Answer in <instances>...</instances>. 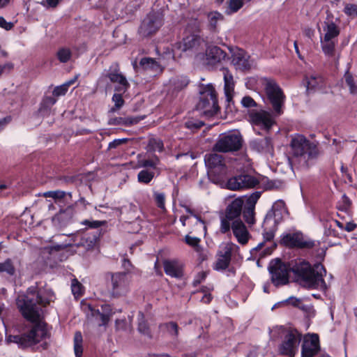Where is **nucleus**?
I'll use <instances>...</instances> for the list:
<instances>
[{
	"label": "nucleus",
	"mask_w": 357,
	"mask_h": 357,
	"mask_svg": "<svg viewBox=\"0 0 357 357\" xmlns=\"http://www.w3.org/2000/svg\"><path fill=\"white\" fill-rule=\"evenodd\" d=\"M199 100L197 110L206 117L215 115L218 111L216 92L211 84H200L199 86Z\"/></svg>",
	"instance_id": "3"
},
{
	"label": "nucleus",
	"mask_w": 357,
	"mask_h": 357,
	"mask_svg": "<svg viewBox=\"0 0 357 357\" xmlns=\"http://www.w3.org/2000/svg\"><path fill=\"white\" fill-rule=\"evenodd\" d=\"M112 101L114 103V107L110 109L112 112L119 109L124 105V100L122 96L119 93H114L113 95Z\"/></svg>",
	"instance_id": "48"
},
{
	"label": "nucleus",
	"mask_w": 357,
	"mask_h": 357,
	"mask_svg": "<svg viewBox=\"0 0 357 357\" xmlns=\"http://www.w3.org/2000/svg\"><path fill=\"white\" fill-rule=\"evenodd\" d=\"M258 183L259 181L255 176L248 174H241L229 178L227 183V188L231 190H236L253 188Z\"/></svg>",
	"instance_id": "13"
},
{
	"label": "nucleus",
	"mask_w": 357,
	"mask_h": 357,
	"mask_svg": "<svg viewBox=\"0 0 357 357\" xmlns=\"http://www.w3.org/2000/svg\"><path fill=\"white\" fill-rule=\"evenodd\" d=\"M62 0H44L43 4L47 8H54Z\"/></svg>",
	"instance_id": "59"
},
{
	"label": "nucleus",
	"mask_w": 357,
	"mask_h": 357,
	"mask_svg": "<svg viewBox=\"0 0 357 357\" xmlns=\"http://www.w3.org/2000/svg\"><path fill=\"white\" fill-rule=\"evenodd\" d=\"M250 146L258 152H271L273 149L271 140L268 137L254 139L250 142Z\"/></svg>",
	"instance_id": "26"
},
{
	"label": "nucleus",
	"mask_w": 357,
	"mask_h": 357,
	"mask_svg": "<svg viewBox=\"0 0 357 357\" xmlns=\"http://www.w3.org/2000/svg\"><path fill=\"white\" fill-rule=\"evenodd\" d=\"M197 298L200 299L204 303H208L211 302L212 297L210 294L206 292L197 293Z\"/></svg>",
	"instance_id": "57"
},
{
	"label": "nucleus",
	"mask_w": 357,
	"mask_h": 357,
	"mask_svg": "<svg viewBox=\"0 0 357 357\" xmlns=\"http://www.w3.org/2000/svg\"><path fill=\"white\" fill-rule=\"evenodd\" d=\"M243 137L238 131H229L219 135L213 150L219 153H231L239 151L243 145Z\"/></svg>",
	"instance_id": "5"
},
{
	"label": "nucleus",
	"mask_w": 357,
	"mask_h": 357,
	"mask_svg": "<svg viewBox=\"0 0 357 357\" xmlns=\"http://www.w3.org/2000/svg\"><path fill=\"white\" fill-rule=\"evenodd\" d=\"M66 86H67V84H63L54 88V89L53 91V95L55 96H60L65 95L68 89L66 87Z\"/></svg>",
	"instance_id": "55"
},
{
	"label": "nucleus",
	"mask_w": 357,
	"mask_h": 357,
	"mask_svg": "<svg viewBox=\"0 0 357 357\" xmlns=\"http://www.w3.org/2000/svg\"><path fill=\"white\" fill-rule=\"evenodd\" d=\"M25 336L27 341L24 344H28V347L39 343L48 337L46 325L43 322L33 325L31 329L25 333Z\"/></svg>",
	"instance_id": "14"
},
{
	"label": "nucleus",
	"mask_w": 357,
	"mask_h": 357,
	"mask_svg": "<svg viewBox=\"0 0 357 357\" xmlns=\"http://www.w3.org/2000/svg\"><path fill=\"white\" fill-rule=\"evenodd\" d=\"M72 56V52L69 48L61 47L56 52V57L61 63H67Z\"/></svg>",
	"instance_id": "42"
},
{
	"label": "nucleus",
	"mask_w": 357,
	"mask_h": 357,
	"mask_svg": "<svg viewBox=\"0 0 357 357\" xmlns=\"http://www.w3.org/2000/svg\"><path fill=\"white\" fill-rule=\"evenodd\" d=\"M356 227V225L353 222H348L346 225L345 229L347 231H354Z\"/></svg>",
	"instance_id": "64"
},
{
	"label": "nucleus",
	"mask_w": 357,
	"mask_h": 357,
	"mask_svg": "<svg viewBox=\"0 0 357 357\" xmlns=\"http://www.w3.org/2000/svg\"><path fill=\"white\" fill-rule=\"evenodd\" d=\"M344 83L347 87L349 88V90L351 93L356 94L357 93V84L354 81L353 76L349 73L348 72L345 73L344 76Z\"/></svg>",
	"instance_id": "44"
},
{
	"label": "nucleus",
	"mask_w": 357,
	"mask_h": 357,
	"mask_svg": "<svg viewBox=\"0 0 357 357\" xmlns=\"http://www.w3.org/2000/svg\"><path fill=\"white\" fill-rule=\"evenodd\" d=\"M241 103L245 107H254L257 106L255 101L250 96L243 97L241 100Z\"/></svg>",
	"instance_id": "54"
},
{
	"label": "nucleus",
	"mask_w": 357,
	"mask_h": 357,
	"mask_svg": "<svg viewBox=\"0 0 357 357\" xmlns=\"http://www.w3.org/2000/svg\"><path fill=\"white\" fill-rule=\"evenodd\" d=\"M265 90L275 113L278 115L281 114L282 112V106L284 99V96L281 89L274 81L268 80L266 83Z\"/></svg>",
	"instance_id": "12"
},
{
	"label": "nucleus",
	"mask_w": 357,
	"mask_h": 357,
	"mask_svg": "<svg viewBox=\"0 0 357 357\" xmlns=\"http://www.w3.org/2000/svg\"><path fill=\"white\" fill-rule=\"evenodd\" d=\"M50 301V299L43 298L41 293L30 288L27 295H20L17 297L16 303L23 317L33 322L38 321L43 314L42 308L37 304L45 305Z\"/></svg>",
	"instance_id": "2"
},
{
	"label": "nucleus",
	"mask_w": 357,
	"mask_h": 357,
	"mask_svg": "<svg viewBox=\"0 0 357 357\" xmlns=\"http://www.w3.org/2000/svg\"><path fill=\"white\" fill-rule=\"evenodd\" d=\"M6 272L10 275H13L15 268L10 259H6L3 262H0V273Z\"/></svg>",
	"instance_id": "47"
},
{
	"label": "nucleus",
	"mask_w": 357,
	"mask_h": 357,
	"mask_svg": "<svg viewBox=\"0 0 357 357\" xmlns=\"http://www.w3.org/2000/svg\"><path fill=\"white\" fill-rule=\"evenodd\" d=\"M290 271L294 274L296 282L305 288L320 290L327 289L323 278L326 273L324 266L321 264H316L312 266L305 261L296 262L292 267L282 263L280 259L271 261L269 271L273 283L275 286L288 283Z\"/></svg>",
	"instance_id": "1"
},
{
	"label": "nucleus",
	"mask_w": 357,
	"mask_h": 357,
	"mask_svg": "<svg viewBox=\"0 0 357 357\" xmlns=\"http://www.w3.org/2000/svg\"><path fill=\"white\" fill-rule=\"evenodd\" d=\"M238 246L233 243L227 242L220 245L218 253L221 255L229 258L231 261V257L238 250Z\"/></svg>",
	"instance_id": "30"
},
{
	"label": "nucleus",
	"mask_w": 357,
	"mask_h": 357,
	"mask_svg": "<svg viewBox=\"0 0 357 357\" xmlns=\"http://www.w3.org/2000/svg\"><path fill=\"white\" fill-rule=\"evenodd\" d=\"M205 162L209 178L215 183L222 182L227 173L223 157L215 153H210L206 155Z\"/></svg>",
	"instance_id": "6"
},
{
	"label": "nucleus",
	"mask_w": 357,
	"mask_h": 357,
	"mask_svg": "<svg viewBox=\"0 0 357 357\" xmlns=\"http://www.w3.org/2000/svg\"><path fill=\"white\" fill-rule=\"evenodd\" d=\"M137 320H138V331H139V332L143 335H150L149 328L145 321L144 315L143 313H142V312L138 313Z\"/></svg>",
	"instance_id": "43"
},
{
	"label": "nucleus",
	"mask_w": 357,
	"mask_h": 357,
	"mask_svg": "<svg viewBox=\"0 0 357 357\" xmlns=\"http://www.w3.org/2000/svg\"><path fill=\"white\" fill-rule=\"evenodd\" d=\"M233 234L238 242L242 245L248 243L250 238L249 232L241 220H234L231 223V227Z\"/></svg>",
	"instance_id": "21"
},
{
	"label": "nucleus",
	"mask_w": 357,
	"mask_h": 357,
	"mask_svg": "<svg viewBox=\"0 0 357 357\" xmlns=\"http://www.w3.org/2000/svg\"><path fill=\"white\" fill-rule=\"evenodd\" d=\"M144 70H153L154 72L161 71L160 65L151 58H143L139 62Z\"/></svg>",
	"instance_id": "34"
},
{
	"label": "nucleus",
	"mask_w": 357,
	"mask_h": 357,
	"mask_svg": "<svg viewBox=\"0 0 357 357\" xmlns=\"http://www.w3.org/2000/svg\"><path fill=\"white\" fill-rule=\"evenodd\" d=\"M204 44V40H202L199 37L195 35H191L183 38V50L187 51L191 49H195L197 50L199 46H202Z\"/></svg>",
	"instance_id": "28"
},
{
	"label": "nucleus",
	"mask_w": 357,
	"mask_h": 357,
	"mask_svg": "<svg viewBox=\"0 0 357 357\" xmlns=\"http://www.w3.org/2000/svg\"><path fill=\"white\" fill-rule=\"evenodd\" d=\"M260 197L259 192L252 194L247 199L248 206L243 211V218L249 225L255 223V206Z\"/></svg>",
	"instance_id": "22"
},
{
	"label": "nucleus",
	"mask_w": 357,
	"mask_h": 357,
	"mask_svg": "<svg viewBox=\"0 0 357 357\" xmlns=\"http://www.w3.org/2000/svg\"><path fill=\"white\" fill-rule=\"evenodd\" d=\"M158 161L159 160L157 157L152 159L144 160L140 162V166L144 167H150L155 168L157 166Z\"/></svg>",
	"instance_id": "53"
},
{
	"label": "nucleus",
	"mask_w": 357,
	"mask_h": 357,
	"mask_svg": "<svg viewBox=\"0 0 357 357\" xmlns=\"http://www.w3.org/2000/svg\"><path fill=\"white\" fill-rule=\"evenodd\" d=\"M190 81L187 77H181L180 79V89L188 85Z\"/></svg>",
	"instance_id": "63"
},
{
	"label": "nucleus",
	"mask_w": 357,
	"mask_h": 357,
	"mask_svg": "<svg viewBox=\"0 0 357 357\" xmlns=\"http://www.w3.org/2000/svg\"><path fill=\"white\" fill-rule=\"evenodd\" d=\"M155 199L158 206L162 209L165 208V195L162 193H155Z\"/></svg>",
	"instance_id": "56"
},
{
	"label": "nucleus",
	"mask_w": 357,
	"mask_h": 357,
	"mask_svg": "<svg viewBox=\"0 0 357 357\" xmlns=\"http://www.w3.org/2000/svg\"><path fill=\"white\" fill-rule=\"evenodd\" d=\"M208 18L211 22H215L222 20V15L218 12H211L208 13Z\"/></svg>",
	"instance_id": "58"
},
{
	"label": "nucleus",
	"mask_w": 357,
	"mask_h": 357,
	"mask_svg": "<svg viewBox=\"0 0 357 357\" xmlns=\"http://www.w3.org/2000/svg\"><path fill=\"white\" fill-rule=\"evenodd\" d=\"M26 341H27V340L26 339L25 334L22 335H9L6 337V342L8 344L14 343L22 348L28 347V344H24Z\"/></svg>",
	"instance_id": "38"
},
{
	"label": "nucleus",
	"mask_w": 357,
	"mask_h": 357,
	"mask_svg": "<svg viewBox=\"0 0 357 357\" xmlns=\"http://www.w3.org/2000/svg\"><path fill=\"white\" fill-rule=\"evenodd\" d=\"M154 173L146 169L142 170L137 175L139 183H149L153 178Z\"/></svg>",
	"instance_id": "45"
},
{
	"label": "nucleus",
	"mask_w": 357,
	"mask_h": 357,
	"mask_svg": "<svg viewBox=\"0 0 357 357\" xmlns=\"http://www.w3.org/2000/svg\"><path fill=\"white\" fill-rule=\"evenodd\" d=\"M144 118L142 116H127L119 117L109 120V123L112 125H122V126H132L138 123Z\"/></svg>",
	"instance_id": "29"
},
{
	"label": "nucleus",
	"mask_w": 357,
	"mask_h": 357,
	"mask_svg": "<svg viewBox=\"0 0 357 357\" xmlns=\"http://www.w3.org/2000/svg\"><path fill=\"white\" fill-rule=\"evenodd\" d=\"M243 199L236 198L229 204L225 211V215L221 219L220 231L226 233L230 230L231 223L234 220H241L239 217L242 212Z\"/></svg>",
	"instance_id": "7"
},
{
	"label": "nucleus",
	"mask_w": 357,
	"mask_h": 357,
	"mask_svg": "<svg viewBox=\"0 0 357 357\" xmlns=\"http://www.w3.org/2000/svg\"><path fill=\"white\" fill-rule=\"evenodd\" d=\"M222 73H223V77H224V82H225V93L227 98V99H229L231 96V94L234 91V82L233 79L232 75L230 73L229 70L227 68H222Z\"/></svg>",
	"instance_id": "27"
},
{
	"label": "nucleus",
	"mask_w": 357,
	"mask_h": 357,
	"mask_svg": "<svg viewBox=\"0 0 357 357\" xmlns=\"http://www.w3.org/2000/svg\"><path fill=\"white\" fill-rule=\"evenodd\" d=\"M288 215V211L285 203L281 200H277L272 206L271 210L266 213L264 222L268 229L278 228V225Z\"/></svg>",
	"instance_id": "8"
},
{
	"label": "nucleus",
	"mask_w": 357,
	"mask_h": 357,
	"mask_svg": "<svg viewBox=\"0 0 357 357\" xmlns=\"http://www.w3.org/2000/svg\"><path fill=\"white\" fill-rule=\"evenodd\" d=\"M160 331L171 337H175L178 333V326L176 322L170 321L160 326Z\"/></svg>",
	"instance_id": "35"
},
{
	"label": "nucleus",
	"mask_w": 357,
	"mask_h": 357,
	"mask_svg": "<svg viewBox=\"0 0 357 357\" xmlns=\"http://www.w3.org/2000/svg\"><path fill=\"white\" fill-rule=\"evenodd\" d=\"M43 195L45 197H51L55 200H59L65 197L66 192L62 190L47 191Z\"/></svg>",
	"instance_id": "49"
},
{
	"label": "nucleus",
	"mask_w": 357,
	"mask_h": 357,
	"mask_svg": "<svg viewBox=\"0 0 357 357\" xmlns=\"http://www.w3.org/2000/svg\"><path fill=\"white\" fill-rule=\"evenodd\" d=\"M230 264L229 258H227L220 253H218V258L214 264V269L216 271L225 270Z\"/></svg>",
	"instance_id": "41"
},
{
	"label": "nucleus",
	"mask_w": 357,
	"mask_h": 357,
	"mask_svg": "<svg viewBox=\"0 0 357 357\" xmlns=\"http://www.w3.org/2000/svg\"><path fill=\"white\" fill-rule=\"evenodd\" d=\"M285 303H287L294 307H298L300 303H301V301L299 298L291 296L287 299L285 301Z\"/></svg>",
	"instance_id": "61"
},
{
	"label": "nucleus",
	"mask_w": 357,
	"mask_h": 357,
	"mask_svg": "<svg viewBox=\"0 0 357 357\" xmlns=\"http://www.w3.org/2000/svg\"><path fill=\"white\" fill-rule=\"evenodd\" d=\"M250 118L254 124L260 126L266 130L270 129L275 123L272 114L264 110L250 113Z\"/></svg>",
	"instance_id": "17"
},
{
	"label": "nucleus",
	"mask_w": 357,
	"mask_h": 357,
	"mask_svg": "<svg viewBox=\"0 0 357 357\" xmlns=\"http://www.w3.org/2000/svg\"><path fill=\"white\" fill-rule=\"evenodd\" d=\"M205 63L208 66H213L225 59L226 53L219 47H208L206 51Z\"/></svg>",
	"instance_id": "20"
},
{
	"label": "nucleus",
	"mask_w": 357,
	"mask_h": 357,
	"mask_svg": "<svg viewBox=\"0 0 357 357\" xmlns=\"http://www.w3.org/2000/svg\"><path fill=\"white\" fill-rule=\"evenodd\" d=\"M249 56L241 49H236L232 53L231 63L236 70H245L250 68Z\"/></svg>",
	"instance_id": "19"
},
{
	"label": "nucleus",
	"mask_w": 357,
	"mask_h": 357,
	"mask_svg": "<svg viewBox=\"0 0 357 357\" xmlns=\"http://www.w3.org/2000/svg\"><path fill=\"white\" fill-rule=\"evenodd\" d=\"M167 11L165 6H160L159 3H155L151 11L147 15L148 22H161L164 20V16Z\"/></svg>",
	"instance_id": "25"
},
{
	"label": "nucleus",
	"mask_w": 357,
	"mask_h": 357,
	"mask_svg": "<svg viewBox=\"0 0 357 357\" xmlns=\"http://www.w3.org/2000/svg\"><path fill=\"white\" fill-rule=\"evenodd\" d=\"M106 77L109 78L111 82L116 84L115 90L124 93L128 89L130 84L126 77L119 73L118 66L116 65L114 70L107 73Z\"/></svg>",
	"instance_id": "18"
},
{
	"label": "nucleus",
	"mask_w": 357,
	"mask_h": 357,
	"mask_svg": "<svg viewBox=\"0 0 357 357\" xmlns=\"http://www.w3.org/2000/svg\"><path fill=\"white\" fill-rule=\"evenodd\" d=\"M301 340V334L297 330L289 331L279 347L281 354L294 357L298 351Z\"/></svg>",
	"instance_id": "11"
},
{
	"label": "nucleus",
	"mask_w": 357,
	"mask_h": 357,
	"mask_svg": "<svg viewBox=\"0 0 357 357\" xmlns=\"http://www.w3.org/2000/svg\"><path fill=\"white\" fill-rule=\"evenodd\" d=\"M203 125L204 123L202 121L193 118H186L184 119L185 127L192 132L199 129Z\"/></svg>",
	"instance_id": "40"
},
{
	"label": "nucleus",
	"mask_w": 357,
	"mask_h": 357,
	"mask_svg": "<svg viewBox=\"0 0 357 357\" xmlns=\"http://www.w3.org/2000/svg\"><path fill=\"white\" fill-rule=\"evenodd\" d=\"M337 40L321 38V49L324 54L328 57L335 56V45Z\"/></svg>",
	"instance_id": "31"
},
{
	"label": "nucleus",
	"mask_w": 357,
	"mask_h": 357,
	"mask_svg": "<svg viewBox=\"0 0 357 357\" xmlns=\"http://www.w3.org/2000/svg\"><path fill=\"white\" fill-rule=\"evenodd\" d=\"M319 350V340L317 334H312L304 337L302 345V357H313Z\"/></svg>",
	"instance_id": "16"
},
{
	"label": "nucleus",
	"mask_w": 357,
	"mask_h": 357,
	"mask_svg": "<svg viewBox=\"0 0 357 357\" xmlns=\"http://www.w3.org/2000/svg\"><path fill=\"white\" fill-rule=\"evenodd\" d=\"M184 241L198 254L200 259L204 260L207 258V252L200 245V238L187 234Z\"/></svg>",
	"instance_id": "24"
},
{
	"label": "nucleus",
	"mask_w": 357,
	"mask_h": 357,
	"mask_svg": "<svg viewBox=\"0 0 357 357\" xmlns=\"http://www.w3.org/2000/svg\"><path fill=\"white\" fill-rule=\"evenodd\" d=\"M116 326L119 330H127L129 328L127 321L123 319L116 320Z\"/></svg>",
	"instance_id": "60"
},
{
	"label": "nucleus",
	"mask_w": 357,
	"mask_h": 357,
	"mask_svg": "<svg viewBox=\"0 0 357 357\" xmlns=\"http://www.w3.org/2000/svg\"><path fill=\"white\" fill-rule=\"evenodd\" d=\"M81 307L89 319H94L98 326L107 324L111 315V308L108 305L101 306L102 312L99 309H95L92 305L86 301H82Z\"/></svg>",
	"instance_id": "9"
},
{
	"label": "nucleus",
	"mask_w": 357,
	"mask_h": 357,
	"mask_svg": "<svg viewBox=\"0 0 357 357\" xmlns=\"http://www.w3.org/2000/svg\"><path fill=\"white\" fill-rule=\"evenodd\" d=\"M264 229V236L266 241H271L274 237V234L277 230V228L268 229L265 222L262 225Z\"/></svg>",
	"instance_id": "51"
},
{
	"label": "nucleus",
	"mask_w": 357,
	"mask_h": 357,
	"mask_svg": "<svg viewBox=\"0 0 357 357\" xmlns=\"http://www.w3.org/2000/svg\"><path fill=\"white\" fill-rule=\"evenodd\" d=\"M74 352L76 357H81L83 353V338L80 332H76L73 339Z\"/></svg>",
	"instance_id": "36"
},
{
	"label": "nucleus",
	"mask_w": 357,
	"mask_h": 357,
	"mask_svg": "<svg viewBox=\"0 0 357 357\" xmlns=\"http://www.w3.org/2000/svg\"><path fill=\"white\" fill-rule=\"evenodd\" d=\"M344 13L351 19L357 17V6L355 4L348 3L344 7Z\"/></svg>",
	"instance_id": "50"
},
{
	"label": "nucleus",
	"mask_w": 357,
	"mask_h": 357,
	"mask_svg": "<svg viewBox=\"0 0 357 357\" xmlns=\"http://www.w3.org/2000/svg\"><path fill=\"white\" fill-rule=\"evenodd\" d=\"M71 289L73 295L75 297H79L83 294L84 287L77 279H74L72 280Z\"/></svg>",
	"instance_id": "46"
},
{
	"label": "nucleus",
	"mask_w": 357,
	"mask_h": 357,
	"mask_svg": "<svg viewBox=\"0 0 357 357\" xmlns=\"http://www.w3.org/2000/svg\"><path fill=\"white\" fill-rule=\"evenodd\" d=\"M323 38L336 40L340 33V29L336 24H325L323 26Z\"/></svg>",
	"instance_id": "32"
},
{
	"label": "nucleus",
	"mask_w": 357,
	"mask_h": 357,
	"mask_svg": "<svg viewBox=\"0 0 357 357\" xmlns=\"http://www.w3.org/2000/svg\"><path fill=\"white\" fill-rule=\"evenodd\" d=\"M281 243L289 247H297L300 248H310L314 245L312 241H305L300 233H291L284 234L281 238Z\"/></svg>",
	"instance_id": "15"
},
{
	"label": "nucleus",
	"mask_w": 357,
	"mask_h": 357,
	"mask_svg": "<svg viewBox=\"0 0 357 357\" xmlns=\"http://www.w3.org/2000/svg\"><path fill=\"white\" fill-rule=\"evenodd\" d=\"M158 29V27L155 24H141L138 33L142 37H146L155 33Z\"/></svg>",
	"instance_id": "37"
},
{
	"label": "nucleus",
	"mask_w": 357,
	"mask_h": 357,
	"mask_svg": "<svg viewBox=\"0 0 357 357\" xmlns=\"http://www.w3.org/2000/svg\"><path fill=\"white\" fill-rule=\"evenodd\" d=\"M110 294L114 297L126 295L130 291V277L126 273H111Z\"/></svg>",
	"instance_id": "10"
},
{
	"label": "nucleus",
	"mask_w": 357,
	"mask_h": 357,
	"mask_svg": "<svg viewBox=\"0 0 357 357\" xmlns=\"http://www.w3.org/2000/svg\"><path fill=\"white\" fill-rule=\"evenodd\" d=\"M155 144V146H153L154 150L162 151L163 148L162 142L160 140H155L154 139L153 142Z\"/></svg>",
	"instance_id": "62"
},
{
	"label": "nucleus",
	"mask_w": 357,
	"mask_h": 357,
	"mask_svg": "<svg viewBox=\"0 0 357 357\" xmlns=\"http://www.w3.org/2000/svg\"><path fill=\"white\" fill-rule=\"evenodd\" d=\"M163 264L165 272L167 275L172 278L178 277V265L176 260H165Z\"/></svg>",
	"instance_id": "33"
},
{
	"label": "nucleus",
	"mask_w": 357,
	"mask_h": 357,
	"mask_svg": "<svg viewBox=\"0 0 357 357\" xmlns=\"http://www.w3.org/2000/svg\"><path fill=\"white\" fill-rule=\"evenodd\" d=\"M290 147L294 157L304 163L317 154V146L300 134L291 136Z\"/></svg>",
	"instance_id": "4"
},
{
	"label": "nucleus",
	"mask_w": 357,
	"mask_h": 357,
	"mask_svg": "<svg viewBox=\"0 0 357 357\" xmlns=\"http://www.w3.org/2000/svg\"><path fill=\"white\" fill-rule=\"evenodd\" d=\"M251 0H228L227 11L229 13H234L240 10L243 5Z\"/></svg>",
	"instance_id": "39"
},
{
	"label": "nucleus",
	"mask_w": 357,
	"mask_h": 357,
	"mask_svg": "<svg viewBox=\"0 0 357 357\" xmlns=\"http://www.w3.org/2000/svg\"><path fill=\"white\" fill-rule=\"evenodd\" d=\"M326 83L324 77L318 74H312L306 77V87L308 92L321 91Z\"/></svg>",
	"instance_id": "23"
},
{
	"label": "nucleus",
	"mask_w": 357,
	"mask_h": 357,
	"mask_svg": "<svg viewBox=\"0 0 357 357\" xmlns=\"http://www.w3.org/2000/svg\"><path fill=\"white\" fill-rule=\"evenodd\" d=\"M106 223L105 221H99V220H84L82 224L86 226H88L90 228H98Z\"/></svg>",
	"instance_id": "52"
}]
</instances>
